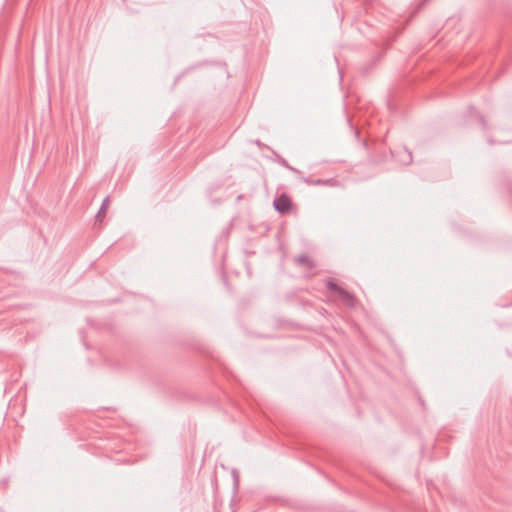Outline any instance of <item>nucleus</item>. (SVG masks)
<instances>
[{
	"instance_id": "obj_6",
	"label": "nucleus",
	"mask_w": 512,
	"mask_h": 512,
	"mask_svg": "<svg viewBox=\"0 0 512 512\" xmlns=\"http://www.w3.org/2000/svg\"><path fill=\"white\" fill-rule=\"evenodd\" d=\"M305 181H306L307 183H312V184H314V185H320V184L322 183V180H320V179L315 180V181H313V182H310V181H308V180H305Z\"/></svg>"
},
{
	"instance_id": "obj_4",
	"label": "nucleus",
	"mask_w": 512,
	"mask_h": 512,
	"mask_svg": "<svg viewBox=\"0 0 512 512\" xmlns=\"http://www.w3.org/2000/svg\"><path fill=\"white\" fill-rule=\"evenodd\" d=\"M109 203H110V198H109V196H107L102 201L101 207L96 215L97 221L101 222L104 219V217L106 216V210H107V207L109 206Z\"/></svg>"
},
{
	"instance_id": "obj_3",
	"label": "nucleus",
	"mask_w": 512,
	"mask_h": 512,
	"mask_svg": "<svg viewBox=\"0 0 512 512\" xmlns=\"http://www.w3.org/2000/svg\"><path fill=\"white\" fill-rule=\"evenodd\" d=\"M339 297L341 298V300L348 306H354V303H355V298L354 296L344 290L343 288L341 289V291L338 293Z\"/></svg>"
},
{
	"instance_id": "obj_5",
	"label": "nucleus",
	"mask_w": 512,
	"mask_h": 512,
	"mask_svg": "<svg viewBox=\"0 0 512 512\" xmlns=\"http://www.w3.org/2000/svg\"><path fill=\"white\" fill-rule=\"evenodd\" d=\"M326 288L329 290V291H334V292H337L339 293L341 291V287L335 283L333 280H329L327 281L326 283Z\"/></svg>"
},
{
	"instance_id": "obj_1",
	"label": "nucleus",
	"mask_w": 512,
	"mask_h": 512,
	"mask_svg": "<svg viewBox=\"0 0 512 512\" xmlns=\"http://www.w3.org/2000/svg\"><path fill=\"white\" fill-rule=\"evenodd\" d=\"M274 208L280 214L287 213L291 208V200L286 194H281L273 202Z\"/></svg>"
},
{
	"instance_id": "obj_2",
	"label": "nucleus",
	"mask_w": 512,
	"mask_h": 512,
	"mask_svg": "<svg viewBox=\"0 0 512 512\" xmlns=\"http://www.w3.org/2000/svg\"><path fill=\"white\" fill-rule=\"evenodd\" d=\"M295 263L298 266L305 267L307 269H313L315 267V262L311 259L307 254H300L295 258Z\"/></svg>"
},
{
	"instance_id": "obj_7",
	"label": "nucleus",
	"mask_w": 512,
	"mask_h": 512,
	"mask_svg": "<svg viewBox=\"0 0 512 512\" xmlns=\"http://www.w3.org/2000/svg\"><path fill=\"white\" fill-rule=\"evenodd\" d=\"M481 123H482L483 127L486 128V122H485L484 118H481Z\"/></svg>"
}]
</instances>
